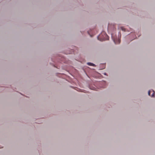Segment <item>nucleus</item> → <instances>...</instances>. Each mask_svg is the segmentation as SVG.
Instances as JSON below:
<instances>
[{
	"mask_svg": "<svg viewBox=\"0 0 155 155\" xmlns=\"http://www.w3.org/2000/svg\"><path fill=\"white\" fill-rule=\"evenodd\" d=\"M114 41V42L115 44H119L120 43V38H118L117 40V39H113Z\"/></svg>",
	"mask_w": 155,
	"mask_h": 155,
	"instance_id": "2",
	"label": "nucleus"
},
{
	"mask_svg": "<svg viewBox=\"0 0 155 155\" xmlns=\"http://www.w3.org/2000/svg\"><path fill=\"white\" fill-rule=\"evenodd\" d=\"M153 93L151 95L152 97H154V91H152Z\"/></svg>",
	"mask_w": 155,
	"mask_h": 155,
	"instance_id": "4",
	"label": "nucleus"
},
{
	"mask_svg": "<svg viewBox=\"0 0 155 155\" xmlns=\"http://www.w3.org/2000/svg\"><path fill=\"white\" fill-rule=\"evenodd\" d=\"M98 39L102 41L108 39V36L104 32H103L102 33L99 35L97 37Z\"/></svg>",
	"mask_w": 155,
	"mask_h": 155,
	"instance_id": "1",
	"label": "nucleus"
},
{
	"mask_svg": "<svg viewBox=\"0 0 155 155\" xmlns=\"http://www.w3.org/2000/svg\"><path fill=\"white\" fill-rule=\"evenodd\" d=\"M112 38H113V36H112Z\"/></svg>",
	"mask_w": 155,
	"mask_h": 155,
	"instance_id": "7",
	"label": "nucleus"
},
{
	"mask_svg": "<svg viewBox=\"0 0 155 155\" xmlns=\"http://www.w3.org/2000/svg\"><path fill=\"white\" fill-rule=\"evenodd\" d=\"M87 64L89 66H94L95 65L91 63L88 62L87 63Z\"/></svg>",
	"mask_w": 155,
	"mask_h": 155,
	"instance_id": "3",
	"label": "nucleus"
},
{
	"mask_svg": "<svg viewBox=\"0 0 155 155\" xmlns=\"http://www.w3.org/2000/svg\"><path fill=\"white\" fill-rule=\"evenodd\" d=\"M121 28V29H122L123 31H125V29L124 28H122H122Z\"/></svg>",
	"mask_w": 155,
	"mask_h": 155,
	"instance_id": "6",
	"label": "nucleus"
},
{
	"mask_svg": "<svg viewBox=\"0 0 155 155\" xmlns=\"http://www.w3.org/2000/svg\"><path fill=\"white\" fill-rule=\"evenodd\" d=\"M151 91H149L148 92V94L150 96V94Z\"/></svg>",
	"mask_w": 155,
	"mask_h": 155,
	"instance_id": "5",
	"label": "nucleus"
}]
</instances>
